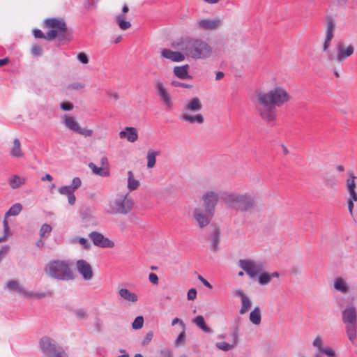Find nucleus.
<instances>
[{
    "mask_svg": "<svg viewBox=\"0 0 357 357\" xmlns=\"http://www.w3.org/2000/svg\"><path fill=\"white\" fill-rule=\"evenodd\" d=\"M333 287L336 291L343 294H347L350 291L349 285L347 281L341 277L336 278L334 280Z\"/></svg>",
    "mask_w": 357,
    "mask_h": 357,
    "instance_id": "obj_23",
    "label": "nucleus"
},
{
    "mask_svg": "<svg viewBox=\"0 0 357 357\" xmlns=\"http://www.w3.org/2000/svg\"><path fill=\"white\" fill-rule=\"evenodd\" d=\"M234 296L239 297L241 301V306L239 310V313L241 314L247 313L252 307V301L250 298L241 289L234 290Z\"/></svg>",
    "mask_w": 357,
    "mask_h": 357,
    "instance_id": "obj_19",
    "label": "nucleus"
},
{
    "mask_svg": "<svg viewBox=\"0 0 357 357\" xmlns=\"http://www.w3.org/2000/svg\"><path fill=\"white\" fill-rule=\"evenodd\" d=\"M222 24V20L219 17L201 18L196 21L195 26L199 31H213L218 29Z\"/></svg>",
    "mask_w": 357,
    "mask_h": 357,
    "instance_id": "obj_13",
    "label": "nucleus"
},
{
    "mask_svg": "<svg viewBox=\"0 0 357 357\" xmlns=\"http://www.w3.org/2000/svg\"><path fill=\"white\" fill-rule=\"evenodd\" d=\"M60 107L63 111H70L73 109L74 106L71 102H62L60 105Z\"/></svg>",
    "mask_w": 357,
    "mask_h": 357,
    "instance_id": "obj_54",
    "label": "nucleus"
},
{
    "mask_svg": "<svg viewBox=\"0 0 357 357\" xmlns=\"http://www.w3.org/2000/svg\"><path fill=\"white\" fill-rule=\"evenodd\" d=\"M22 206L20 204L13 205L10 209L6 213V217L17 215L22 211Z\"/></svg>",
    "mask_w": 357,
    "mask_h": 357,
    "instance_id": "obj_37",
    "label": "nucleus"
},
{
    "mask_svg": "<svg viewBox=\"0 0 357 357\" xmlns=\"http://www.w3.org/2000/svg\"><path fill=\"white\" fill-rule=\"evenodd\" d=\"M82 185L81 179L78 177H75L72 181V184L70 185L71 188L75 191Z\"/></svg>",
    "mask_w": 357,
    "mask_h": 357,
    "instance_id": "obj_48",
    "label": "nucleus"
},
{
    "mask_svg": "<svg viewBox=\"0 0 357 357\" xmlns=\"http://www.w3.org/2000/svg\"><path fill=\"white\" fill-rule=\"evenodd\" d=\"M335 24L332 20H328L327 22V28L325 39L331 41L334 36Z\"/></svg>",
    "mask_w": 357,
    "mask_h": 357,
    "instance_id": "obj_35",
    "label": "nucleus"
},
{
    "mask_svg": "<svg viewBox=\"0 0 357 357\" xmlns=\"http://www.w3.org/2000/svg\"><path fill=\"white\" fill-rule=\"evenodd\" d=\"M198 279L203 283V284L208 289H212V285L202 275H198Z\"/></svg>",
    "mask_w": 357,
    "mask_h": 357,
    "instance_id": "obj_61",
    "label": "nucleus"
},
{
    "mask_svg": "<svg viewBox=\"0 0 357 357\" xmlns=\"http://www.w3.org/2000/svg\"><path fill=\"white\" fill-rule=\"evenodd\" d=\"M193 323L196 324L199 328H201L205 333H211V329L208 327L204 321V319L202 315L196 317L193 319Z\"/></svg>",
    "mask_w": 357,
    "mask_h": 357,
    "instance_id": "obj_34",
    "label": "nucleus"
},
{
    "mask_svg": "<svg viewBox=\"0 0 357 357\" xmlns=\"http://www.w3.org/2000/svg\"><path fill=\"white\" fill-rule=\"evenodd\" d=\"M171 85L174 87H183V88H187V89H190L192 87V85H190V84L183 83V82H181L179 81H176V80L172 81Z\"/></svg>",
    "mask_w": 357,
    "mask_h": 357,
    "instance_id": "obj_50",
    "label": "nucleus"
},
{
    "mask_svg": "<svg viewBox=\"0 0 357 357\" xmlns=\"http://www.w3.org/2000/svg\"><path fill=\"white\" fill-rule=\"evenodd\" d=\"M342 321L348 339L353 342L357 337V308L353 305H347L342 311Z\"/></svg>",
    "mask_w": 357,
    "mask_h": 357,
    "instance_id": "obj_6",
    "label": "nucleus"
},
{
    "mask_svg": "<svg viewBox=\"0 0 357 357\" xmlns=\"http://www.w3.org/2000/svg\"><path fill=\"white\" fill-rule=\"evenodd\" d=\"M160 154L159 151H155L153 149H149L146 154L147 164L146 167L148 169H152L155 167L156 163V157Z\"/></svg>",
    "mask_w": 357,
    "mask_h": 357,
    "instance_id": "obj_27",
    "label": "nucleus"
},
{
    "mask_svg": "<svg viewBox=\"0 0 357 357\" xmlns=\"http://www.w3.org/2000/svg\"><path fill=\"white\" fill-rule=\"evenodd\" d=\"M47 26L51 29L46 33V38L52 40L59 38L60 40L64 39L67 35V27L63 20L59 19H48L45 22Z\"/></svg>",
    "mask_w": 357,
    "mask_h": 357,
    "instance_id": "obj_8",
    "label": "nucleus"
},
{
    "mask_svg": "<svg viewBox=\"0 0 357 357\" xmlns=\"http://www.w3.org/2000/svg\"><path fill=\"white\" fill-rule=\"evenodd\" d=\"M115 22L121 30H127L131 26V23L126 20V15L124 13L116 15L115 17Z\"/></svg>",
    "mask_w": 357,
    "mask_h": 357,
    "instance_id": "obj_30",
    "label": "nucleus"
},
{
    "mask_svg": "<svg viewBox=\"0 0 357 357\" xmlns=\"http://www.w3.org/2000/svg\"><path fill=\"white\" fill-rule=\"evenodd\" d=\"M291 99L285 87L275 86L266 92H258L254 103L260 118L267 123H273L277 119V107L287 104Z\"/></svg>",
    "mask_w": 357,
    "mask_h": 357,
    "instance_id": "obj_1",
    "label": "nucleus"
},
{
    "mask_svg": "<svg viewBox=\"0 0 357 357\" xmlns=\"http://www.w3.org/2000/svg\"><path fill=\"white\" fill-rule=\"evenodd\" d=\"M58 192L61 195L69 196V195L73 194L75 191L71 188V187L70 185H65V186L60 187L58 189Z\"/></svg>",
    "mask_w": 357,
    "mask_h": 357,
    "instance_id": "obj_42",
    "label": "nucleus"
},
{
    "mask_svg": "<svg viewBox=\"0 0 357 357\" xmlns=\"http://www.w3.org/2000/svg\"><path fill=\"white\" fill-rule=\"evenodd\" d=\"M185 338V329L182 331V332L178 335L177 338L176 339L174 344L176 346L180 345L181 343H183Z\"/></svg>",
    "mask_w": 357,
    "mask_h": 357,
    "instance_id": "obj_52",
    "label": "nucleus"
},
{
    "mask_svg": "<svg viewBox=\"0 0 357 357\" xmlns=\"http://www.w3.org/2000/svg\"><path fill=\"white\" fill-rule=\"evenodd\" d=\"M128 174V182L127 188L129 192H132L138 189L140 186V182L138 179L135 178V175L132 171L130 170L127 173Z\"/></svg>",
    "mask_w": 357,
    "mask_h": 357,
    "instance_id": "obj_26",
    "label": "nucleus"
},
{
    "mask_svg": "<svg viewBox=\"0 0 357 357\" xmlns=\"http://www.w3.org/2000/svg\"><path fill=\"white\" fill-rule=\"evenodd\" d=\"M77 59L78 61L83 63V64H87L89 63V57L84 52H80L77 55Z\"/></svg>",
    "mask_w": 357,
    "mask_h": 357,
    "instance_id": "obj_51",
    "label": "nucleus"
},
{
    "mask_svg": "<svg viewBox=\"0 0 357 357\" xmlns=\"http://www.w3.org/2000/svg\"><path fill=\"white\" fill-rule=\"evenodd\" d=\"M129 192L119 193L110 199L107 204L105 212L109 215H127L134 206L132 199L128 196Z\"/></svg>",
    "mask_w": 357,
    "mask_h": 357,
    "instance_id": "obj_4",
    "label": "nucleus"
},
{
    "mask_svg": "<svg viewBox=\"0 0 357 357\" xmlns=\"http://www.w3.org/2000/svg\"><path fill=\"white\" fill-rule=\"evenodd\" d=\"M6 287L10 291H16L23 295H25L26 290L22 287L17 280H10L6 283Z\"/></svg>",
    "mask_w": 357,
    "mask_h": 357,
    "instance_id": "obj_33",
    "label": "nucleus"
},
{
    "mask_svg": "<svg viewBox=\"0 0 357 357\" xmlns=\"http://www.w3.org/2000/svg\"><path fill=\"white\" fill-rule=\"evenodd\" d=\"M324 183L329 187H333L336 185V181L334 178L330 177V178H326L324 179Z\"/></svg>",
    "mask_w": 357,
    "mask_h": 357,
    "instance_id": "obj_57",
    "label": "nucleus"
},
{
    "mask_svg": "<svg viewBox=\"0 0 357 357\" xmlns=\"http://www.w3.org/2000/svg\"><path fill=\"white\" fill-rule=\"evenodd\" d=\"M219 194L217 191L208 190L202 196L203 208L214 213L216 205L219 202Z\"/></svg>",
    "mask_w": 357,
    "mask_h": 357,
    "instance_id": "obj_14",
    "label": "nucleus"
},
{
    "mask_svg": "<svg viewBox=\"0 0 357 357\" xmlns=\"http://www.w3.org/2000/svg\"><path fill=\"white\" fill-rule=\"evenodd\" d=\"M44 272L51 278L59 280H71L75 274L70 264L66 260H52L44 267Z\"/></svg>",
    "mask_w": 357,
    "mask_h": 357,
    "instance_id": "obj_3",
    "label": "nucleus"
},
{
    "mask_svg": "<svg viewBox=\"0 0 357 357\" xmlns=\"http://www.w3.org/2000/svg\"><path fill=\"white\" fill-rule=\"evenodd\" d=\"M9 250V246L5 245L0 249V260L8 253Z\"/></svg>",
    "mask_w": 357,
    "mask_h": 357,
    "instance_id": "obj_60",
    "label": "nucleus"
},
{
    "mask_svg": "<svg viewBox=\"0 0 357 357\" xmlns=\"http://www.w3.org/2000/svg\"><path fill=\"white\" fill-rule=\"evenodd\" d=\"M174 47L183 52L185 57L193 59H207L214 54L209 43L198 37H185L174 44Z\"/></svg>",
    "mask_w": 357,
    "mask_h": 357,
    "instance_id": "obj_2",
    "label": "nucleus"
},
{
    "mask_svg": "<svg viewBox=\"0 0 357 357\" xmlns=\"http://www.w3.org/2000/svg\"><path fill=\"white\" fill-rule=\"evenodd\" d=\"M72 243H79L84 248L89 249L90 248V243L85 238H73L70 240Z\"/></svg>",
    "mask_w": 357,
    "mask_h": 357,
    "instance_id": "obj_40",
    "label": "nucleus"
},
{
    "mask_svg": "<svg viewBox=\"0 0 357 357\" xmlns=\"http://www.w3.org/2000/svg\"><path fill=\"white\" fill-rule=\"evenodd\" d=\"M25 296L35 298H45L47 296V294L44 292L37 293V292H29L26 291Z\"/></svg>",
    "mask_w": 357,
    "mask_h": 357,
    "instance_id": "obj_45",
    "label": "nucleus"
},
{
    "mask_svg": "<svg viewBox=\"0 0 357 357\" xmlns=\"http://www.w3.org/2000/svg\"><path fill=\"white\" fill-rule=\"evenodd\" d=\"M213 215L214 213L200 207L195 208L192 211V217L196 225L199 228H204L206 227L210 223Z\"/></svg>",
    "mask_w": 357,
    "mask_h": 357,
    "instance_id": "obj_12",
    "label": "nucleus"
},
{
    "mask_svg": "<svg viewBox=\"0 0 357 357\" xmlns=\"http://www.w3.org/2000/svg\"><path fill=\"white\" fill-rule=\"evenodd\" d=\"M25 178L17 175H12L8 180V182L12 189H17L25 183Z\"/></svg>",
    "mask_w": 357,
    "mask_h": 357,
    "instance_id": "obj_32",
    "label": "nucleus"
},
{
    "mask_svg": "<svg viewBox=\"0 0 357 357\" xmlns=\"http://www.w3.org/2000/svg\"><path fill=\"white\" fill-rule=\"evenodd\" d=\"M189 66H176L174 68L173 73L176 77L179 79H190L191 76L188 73Z\"/></svg>",
    "mask_w": 357,
    "mask_h": 357,
    "instance_id": "obj_25",
    "label": "nucleus"
},
{
    "mask_svg": "<svg viewBox=\"0 0 357 357\" xmlns=\"http://www.w3.org/2000/svg\"><path fill=\"white\" fill-rule=\"evenodd\" d=\"M238 266L250 278H255L264 271L262 263L250 259H240Z\"/></svg>",
    "mask_w": 357,
    "mask_h": 357,
    "instance_id": "obj_10",
    "label": "nucleus"
},
{
    "mask_svg": "<svg viewBox=\"0 0 357 357\" xmlns=\"http://www.w3.org/2000/svg\"><path fill=\"white\" fill-rule=\"evenodd\" d=\"M224 199L229 207L240 211H248L255 206V199L249 193L227 194Z\"/></svg>",
    "mask_w": 357,
    "mask_h": 357,
    "instance_id": "obj_5",
    "label": "nucleus"
},
{
    "mask_svg": "<svg viewBox=\"0 0 357 357\" xmlns=\"http://www.w3.org/2000/svg\"><path fill=\"white\" fill-rule=\"evenodd\" d=\"M33 35L36 38H46V36L40 30V29H34Z\"/></svg>",
    "mask_w": 357,
    "mask_h": 357,
    "instance_id": "obj_59",
    "label": "nucleus"
},
{
    "mask_svg": "<svg viewBox=\"0 0 357 357\" xmlns=\"http://www.w3.org/2000/svg\"><path fill=\"white\" fill-rule=\"evenodd\" d=\"M320 353L326 355L328 357L335 356V351L331 347L324 348Z\"/></svg>",
    "mask_w": 357,
    "mask_h": 357,
    "instance_id": "obj_53",
    "label": "nucleus"
},
{
    "mask_svg": "<svg viewBox=\"0 0 357 357\" xmlns=\"http://www.w3.org/2000/svg\"><path fill=\"white\" fill-rule=\"evenodd\" d=\"M149 280L153 284H157L158 283V277L155 273H151L149 275Z\"/></svg>",
    "mask_w": 357,
    "mask_h": 357,
    "instance_id": "obj_58",
    "label": "nucleus"
},
{
    "mask_svg": "<svg viewBox=\"0 0 357 357\" xmlns=\"http://www.w3.org/2000/svg\"><path fill=\"white\" fill-rule=\"evenodd\" d=\"M89 237L92 240L93 244L96 246L109 248H112L114 246L113 241L109 240L108 238L105 237L99 232L93 231L89 234Z\"/></svg>",
    "mask_w": 357,
    "mask_h": 357,
    "instance_id": "obj_18",
    "label": "nucleus"
},
{
    "mask_svg": "<svg viewBox=\"0 0 357 357\" xmlns=\"http://www.w3.org/2000/svg\"><path fill=\"white\" fill-rule=\"evenodd\" d=\"M62 123L69 130L74 132H77L80 127L79 123L77 121L75 117L64 114L62 118Z\"/></svg>",
    "mask_w": 357,
    "mask_h": 357,
    "instance_id": "obj_22",
    "label": "nucleus"
},
{
    "mask_svg": "<svg viewBox=\"0 0 357 357\" xmlns=\"http://www.w3.org/2000/svg\"><path fill=\"white\" fill-rule=\"evenodd\" d=\"M177 324H179L183 330L185 329V324L183 323V321L181 319H180L178 318L174 319L172 320V325L174 326Z\"/></svg>",
    "mask_w": 357,
    "mask_h": 357,
    "instance_id": "obj_62",
    "label": "nucleus"
},
{
    "mask_svg": "<svg viewBox=\"0 0 357 357\" xmlns=\"http://www.w3.org/2000/svg\"><path fill=\"white\" fill-rule=\"evenodd\" d=\"M347 174L349 178L346 181V188L349 195L347 204L349 213L351 215H352L354 207V202H357V192L356 191V183L355 181L356 176L354 175V173L352 170L348 171Z\"/></svg>",
    "mask_w": 357,
    "mask_h": 357,
    "instance_id": "obj_11",
    "label": "nucleus"
},
{
    "mask_svg": "<svg viewBox=\"0 0 357 357\" xmlns=\"http://www.w3.org/2000/svg\"><path fill=\"white\" fill-rule=\"evenodd\" d=\"M153 337V332L150 331H149L145 336L144 337L142 341V346L145 347L147 346L152 340Z\"/></svg>",
    "mask_w": 357,
    "mask_h": 357,
    "instance_id": "obj_44",
    "label": "nucleus"
},
{
    "mask_svg": "<svg viewBox=\"0 0 357 357\" xmlns=\"http://www.w3.org/2000/svg\"><path fill=\"white\" fill-rule=\"evenodd\" d=\"M153 86L157 96L167 111H172L174 108L173 98L160 79L153 81Z\"/></svg>",
    "mask_w": 357,
    "mask_h": 357,
    "instance_id": "obj_9",
    "label": "nucleus"
},
{
    "mask_svg": "<svg viewBox=\"0 0 357 357\" xmlns=\"http://www.w3.org/2000/svg\"><path fill=\"white\" fill-rule=\"evenodd\" d=\"M52 357H68L64 351L61 349L59 351L56 352Z\"/></svg>",
    "mask_w": 357,
    "mask_h": 357,
    "instance_id": "obj_63",
    "label": "nucleus"
},
{
    "mask_svg": "<svg viewBox=\"0 0 357 357\" xmlns=\"http://www.w3.org/2000/svg\"><path fill=\"white\" fill-rule=\"evenodd\" d=\"M74 314L80 319H85L87 317L86 311L83 309H77L74 310Z\"/></svg>",
    "mask_w": 357,
    "mask_h": 357,
    "instance_id": "obj_46",
    "label": "nucleus"
},
{
    "mask_svg": "<svg viewBox=\"0 0 357 357\" xmlns=\"http://www.w3.org/2000/svg\"><path fill=\"white\" fill-rule=\"evenodd\" d=\"M144 318L142 316L137 317L132 324V327L135 330H139L143 327Z\"/></svg>",
    "mask_w": 357,
    "mask_h": 357,
    "instance_id": "obj_41",
    "label": "nucleus"
},
{
    "mask_svg": "<svg viewBox=\"0 0 357 357\" xmlns=\"http://www.w3.org/2000/svg\"><path fill=\"white\" fill-rule=\"evenodd\" d=\"M187 111L199 112L202 108V105L198 98H193L190 100L185 106ZM180 119L188 122L190 123L202 124L204 123V119L202 114H191L188 112H183L180 116Z\"/></svg>",
    "mask_w": 357,
    "mask_h": 357,
    "instance_id": "obj_7",
    "label": "nucleus"
},
{
    "mask_svg": "<svg viewBox=\"0 0 357 357\" xmlns=\"http://www.w3.org/2000/svg\"><path fill=\"white\" fill-rule=\"evenodd\" d=\"M52 227L48 224H43L40 229V236L42 238H47L52 231Z\"/></svg>",
    "mask_w": 357,
    "mask_h": 357,
    "instance_id": "obj_39",
    "label": "nucleus"
},
{
    "mask_svg": "<svg viewBox=\"0 0 357 357\" xmlns=\"http://www.w3.org/2000/svg\"><path fill=\"white\" fill-rule=\"evenodd\" d=\"M258 282L260 285L264 286L269 284L273 278H278L279 273L278 272H273L272 273H259Z\"/></svg>",
    "mask_w": 357,
    "mask_h": 357,
    "instance_id": "obj_28",
    "label": "nucleus"
},
{
    "mask_svg": "<svg viewBox=\"0 0 357 357\" xmlns=\"http://www.w3.org/2000/svg\"><path fill=\"white\" fill-rule=\"evenodd\" d=\"M336 50L337 55L335 56L328 55V59L342 62L354 53V47L352 45L346 46L344 43H338L336 46Z\"/></svg>",
    "mask_w": 357,
    "mask_h": 357,
    "instance_id": "obj_16",
    "label": "nucleus"
},
{
    "mask_svg": "<svg viewBox=\"0 0 357 357\" xmlns=\"http://www.w3.org/2000/svg\"><path fill=\"white\" fill-rule=\"evenodd\" d=\"M250 321L255 325H259L261 321V314L259 307H255L250 313Z\"/></svg>",
    "mask_w": 357,
    "mask_h": 357,
    "instance_id": "obj_31",
    "label": "nucleus"
},
{
    "mask_svg": "<svg viewBox=\"0 0 357 357\" xmlns=\"http://www.w3.org/2000/svg\"><path fill=\"white\" fill-rule=\"evenodd\" d=\"M10 153V155L14 158H21L24 155L21 147V143L18 139L16 138L13 140Z\"/></svg>",
    "mask_w": 357,
    "mask_h": 357,
    "instance_id": "obj_29",
    "label": "nucleus"
},
{
    "mask_svg": "<svg viewBox=\"0 0 357 357\" xmlns=\"http://www.w3.org/2000/svg\"><path fill=\"white\" fill-rule=\"evenodd\" d=\"M76 268L77 272L82 275L84 280H91L94 276L93 270L91 265L86 260H77L76 262Z\"/></svg>",
    "mask_w": 357,
    "mask_h": 357,
    "instance_id": "obj_17",
    "label": "nucleus"
},
{
    "mask_svg": "<svg viewBox=\"0 0 357 357\" xmlns=\"http://www.w3.org/2000/svg\"><path fill=\"white\" fill-rule=\"evenodd\" d=\"M161 56L174 62L183 61L185 58V55L183 52H174L169 49L162 50L161 51Z\"/></svg>",
    "mask_w": 357,
    "mask_h": 357,
    "instance_id": "obj_21",
    "label": "nucleus"
},
{
    "mask_svg": "<svg viewBox=\"0 0 357 357\" xmlns=\"http://www.w3.org/2000/svg\"><path fill=\"white\" fill-rule=\"evenodd\" d=\"M78 134H80L84 137H91L93 135V130H91V129H87V128H81V126L79 127V130L77 131Z\"/></svg>",
    "mask_w": 357,
    "mask_h": 357,
    "instance_id": "obj_47",
    "label": "nucleus"
},
{
    "mask_svg": "<svg viewBox=\"0 0 357 357\" xmlns=\"http://www.w3.org/2000/svg\"><path fill=\"white\" fill-rule=\"evenodd\" d=\"M161 354L162 357H172V352L168 349L161 351Z\"/></svg>",
    "mask_w": 357,
    "mask_h": 357,
    "instance_id": "obj_64",
    "label": "nucleus"
},
{
    "mask_svg": "<svg viewBox=\"0 0 357 357\" xmlns=\"http://www.w3.org/2000/svg\"><path fill=\"white\" fill-rule=\"evenodd\" d=\"M31 54L34 56H39L42 54V48L38 45H33L31 48Z\"/></svg>",
    "mask_w": 357,
    "mask_h": 357,
    "instance_id": "obj_55",
    "label": "nucleus"
},
{
    "mask_svg": "<svg viewBox=\"0 0 357 357\" xmlns=\"http://www.w3.org/2000/svg\"><path fill=\"white\" fill-rule=\"evenodd\" d=\"M119 296L126 301L135 303L138 301L137 295L126 288H121L118 291Z\"/></svg>",
    "mask_w": 357,
    "mask_h": 357,
    "instance_id": "obj_24",
    "label": "nucleus"
},
{
    "mask_svg": "<svg viewBox=\"0 0 357 357\" xmlns=\"http://www.w3.org/2000/svg\"><path fill=\"white\" fill-rule=\"evenodd\" d=\"M120 139H126L130 143L135 142L139 137L138 131L135 127H126L119 133Z\"/></svg>",
    "mask_w": 357,
    "mask_h": 357,
    "instance_id": "obj_20",
    "label": "nucleus"
},
{
    "mask_svg": "<svg viewBox=\"0 0 357 357\" xmlns=\"http://www.w3.org/2000/svg\"><path fill=\"white\" fill-rule=\"evenodd\" d=\"M188 299L190 300V301H193L197 297V291L195 289H190L188 290Z\"/></svg>",
    "mask_w": 357,
    "mask_h": 357,
    "instance_id": "obj_56",
    "label": "nucleus"
},
{
    "mask_svg": "<svg viewBox=\"0 0 357 357\" xmlns=\"http://www.w3.org/2000/svg\"><path fill=\"white\" fill-rule=\"evenodd\" d=\"M40 347L43 353L47 357H52L61 348L59 347L56 342L49 337H43L40 341Z\"/></svg>",
    "mask_w": 357,
    "mask_h": 357,
    "instance_id": "obj_15",
    "label": "nucleus"
},
{
    "mask_svg": "<svg viewBox=\"0 0 357 357\" xmlns=\"http://www.w3.org/2000/svg\"><path fill=\"white\" fill-rule=\"evenodd\" d=\"M236 344H237V340H234V344H229L227 343L226 342H219L216 343V347L222 351H227L233 349L234 347V345H236Z\"/></svg>",
    "mask_w": 357,
    "mask_h": 357,
    "instance_id": "obj_38",
    "label": "nucleus"
},
{
    "mask_svg": "<svg viewBox=\"0 0 357 357\" xmlns=\"http://www.w3.org/2000/svg\"><path fill=\"white\" fill-rule=\"evenodd\" d=\"M313 347H316L319 352L324 348L323 347V340L321 336H317L312 342Z\"/></svg>",
    "mask_w": 357,
    "mask_h": 357,
    "instance_id": "obj_43",
    "label": "nucleus"
},
{
    "mask_svg": "<svg viewBox=\"0 0 357 357\" xmlns=\"http://www.w3.org/2000/svg\"><path fill=\"white\" fill-rule=\"evenodd\" d=\"M89 167L90 169L93 171V172L96 174L101 176H107L109 175L108 171L104 169L102 167H98L95 164L91 162L89 165Z\"/></svg>",
    "mask_w": 357,
    "mask_h": 357,
    "instance_id": "obj_36",
    "label": "nucleus"
},
{
    "mask_svg": "<svg viewBox=\"0 0 357 357\" xmlns=\"http://www.w3.org/2000/svg\"><path fill=\"white\" fill-rule=\"evenodd\" d=\"M84 87V84L82 82H75L68 85V89L71 90H80Z\"/></svg>",
    "mask_w": 357,
    "mask_h": 357,
    "instance_id": "obj_49",
    "label": "nucleus"
}]
</instances>
